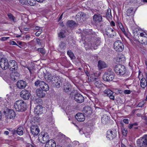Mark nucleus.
<instances>
[{"instance_id": "603ef678", "label": "nucleus", "mask_w": 147, "mask_h": 147, "mask_svg": "<svg viewBox=\"0 0 147 147\" xmlns=\"http://www.w3.org/2000/svg\"><path fill=\"white\" fill-rule=\"evenodd\" d=\"M131 92V91L129 90H124V93L126 94H130Z\"/></svg>"}, {"instance_id": "dca6fc26", "label": "nucleus", "mask_w": 147, "mask_h": 147, "mask_svg": "<svg viewBox=\"0 0 147 147\" xmlns=\"http://www.w3.org/2000/svg\"><path fill=\"white\" fill-rule=\"evenodd\" d=\"M103 95L105 96L109 97L110 98L111 100H114L113 92L111 90L109 89L105 90L103 92Z\"/></svg>"}, {"instance_id": "a19ab883", "label": "nucleus", "mask_w": 147, "mask_h": 147, "mask_svg": "<svg viewBox=\"0 0 147 147\" xmlns=\"http://www.w3.org/2000/svg\"><path fill=\"white\" fill-rule=\"evenodd\" d=\"M127 16H129L131 15L132 14L133 12V9L132 8H130L128 9L126 11Z\"/></svg>"}, {"instance_id": "4be33fe9", "label": "nucleus", "mask_w": 147, "mask_h": 147, "mask_svg": "<svg viewBox=\"0 0 147 147\" xmlns=\"http://www.w3.org/2000/svg\"><path fill=\"white\" fill-rule=\"evenodd\" d=\"M37 96L40 98H42L45 96V93L43 90L40 88H38L36 90Z\"/></svg>"}, {"instance_id": "338daca9", "label": "nucleus", "mask_w": 147, "mask_h": 147, "mask_svg": "<svg viewBox=\"0 0 147 147\" xmlns=\"http://www.w3.org/2000/svg\"><path fill=\"white\" fill-rule=\"evenodd\" d=\"M9 132L7 131H5L4 132V134L6 135H8L9 134Z\"/></svg>"}, {"instance_id": "6e6552de", "label": "nucleus", "mask_w": 147, "mask_h": 147, "mask_svg": "<svg viewBox=\"0 0 147 147\" xmlns=\"http://www.w3.org/2000/svg\"><path fill=\"white\" fill-rule=\"evenodd\" d=\"M82 34L84 35L85 37L89 38L91 37H95L96 36V35L92 29H86L83 30Z\"/></svg>"}, {"instance_id": "79ce46f5", "label": "nucleus", "mask_w": 147, "mask_h": 147, "mask_svg": "<svg viewBox=\"0 0 147 147\" xmlns=\"http://www.w3.org/2000/svg\"><path fill=\"white\" fill-rule=\"evenodd\" d=\"M27 3L30 6H34L36 3L35 0H27Z\"/></svg>"}, {"instance_id": "4d7b16f0", "label": "nucleus", "mask_w": 147, "mask_h": 147, "mask_svg": "<svg viewBox=\"0 0 147 147\" xmlns=\"http://www.w3.org/2000/svg\"><path fill=\"white\" fill-rule=\"evenodd\" d=\"M42 31H38L35 33V35L37 36H39L41 34Z\"/></svg>"}, {"instance_id": "de8ad7c7", "label": "nucleus", "mask_w": 147, "mask_h": 147, "mask_svg": "<svg viewBox=\"0 0 147 147\" xmlns=\"http://www.w3.org/2000/svg\"><path fill=\"white\" fill-rule=\"evenodd\" d=\"M58 36L61 38H63L65 37L64 33L62 31H61L58 34Z\"/></svg>"}, {"instance_id": "423d86ee", "label": "nucleus", "mask_w": 147, "mask_h": 147, "mask_svg": "<svg viewBox=\"0 0 147 147\" xmlns=\"http://www.w3.org/2000/svg\"><path fill=\"white\" fill-rule=\"evenodd\" d=\"M137 146L139 147H146L147 146V135H145L138 140Z\"/></svg>"}, {"instance_id": "0eeeda50", "label": "nucleus", "mask_w": 147, "mask_h": 147, "mask_svg": "<svg viewBox=\"0 0 147 147\" xmlns=\"http://www.w3.org/2000/svg\"><path fill=\"white\" fill-rule=\"evenodd\" d=\"M113 47L117 52H121L123 50L124 45L121 41L117 40L113 44Z\"/></svg>"}, {"instance_id": "c9c22d12", "label": "nucleus", "mask_w": 147, "mask_h": 147, "mask_svg": "<svg viewBox=\"0 0 147 147\" xmlns=\"http://www.w3.org/2000/svg\"><path fill=\"white\" fill-rule=\"evenodd\" d=\"M66 43L63 42H61L59 45V49L61 50H64L66 48Z\"/></svg>"}, {"instance_id": "f03ea898", "label": "nucleus", "mask_w": 147, "mask_h": 147, "mask_svg": "<svg viewBox=\"0 0 147 147\" xmlns=\"http://www.w3.org/2000/svg\"><path fill=\"white\" fill-rule=\"evenodd\" d=\"M113 72L111 68L108 69L107 71L104 74L102 79L104 80L106 82H110L112 81L114 77Z\"/></svg>"}, {"instance_id": "412c9836", "label": "nucleus", "mask_w": 147, "mask_h": 147, "mask_svg": "<svg viewBox=\"0 0 147 147\" xmlns=\"http://www.w3.org/2000/svg\"><path fill=\"white\" fill-rule=\"evenodd\" d=\"M34 111L38 115L41 114L43 113V108L42 105H38L36 107Z\"/></svg>"}, {"instance_id": "7c9ffc66", "label": "nucleus", "mask_w": 147, "mask_h": 147, "mask_svg": "<svg viewBox=\"0 0 147 147\" xmlns=\"http://www.w3.org/2000/svg\"><path fill=\"white\" fill-rule=\"evenodd\" d=\"M57 76H53L51 75H49L47 77V81L49 82H51V83L53 84V82L54 83L55 80H57Z\"/></svg>"}, {"instance_id": "58836bf2", "label": "nucleus", "mask_w": 147, "mask_h": 147, "mask_svg": "<svg viewBox=\"0 0 147 147\" xmlns=\"http://www.w3.org/2000/svg\"><path fill=\"white\" fill-rule=\"evenodd\" d=\"M67 54L71 59H74L75 58L74 55L71 50H68L67 51Z\"/></svg>"}, {"instance_id": "864d4df0", "label": "nucleus", "mask_w": 147, "mask_h": 147, "mask_svg": "<svg viewBox=\"0 0 147 147\" xmlns=\"http://www.w3.org/2000/svg\"><path fill=\"white\" fill-rule=\"evenodd\" d=\"M140 36L141 38L147 36V34L145 33H141L140 34Z\"/></svg>"}, {"instance_id": "6ab92c4d", "label": "nucleus", "mask_w": 147, "mask_h": 147, "mask_svg": "<svg viewBox=\"0 0 147 147\" xmlns=\"http://www.w3.org/2000/svg\"><path fill=\"white\" fill-rule=\"evenodd\" d=\"M74 98L76 101L79 103L82 102L84 100V96L80 94H76Z\"/></svg>"}, {"instance_id": "393cba45", "label": "nucleus", "mask_w": 147, "mask_h": 147, "mask_svg": "<svg viewBox=\"0 0 147 147\" xmlns=\"http://www.w3.org/2000/svg\"><path fill=\"white\" fill-rule=\"evenodd\" d=\"M146 78H142L140 81V86L141 88L144 89L147 86V75H146Z\"/></svg>"}, {"instance_id": "20e7f679", "label": "nucleus", "mask_w": 147, "mask_h": 147, "mask_svg": "<svg viewBox=\"0 0 147 147\" xmlns=\"http://www.w3.org/2000/svg\"><path fill=\"white\" fill-rule=\"evenodd\" d=\"M34 85L36 87L39 86L40 89L43 90L44 91H47L49 89V87L47 84L45 82L38 80L34 83Z\"/></svg>"}, {"instance_id": "c85d7f7f", "label": "nucleus", "mask_w": 147, "mask_h": 147, "mask_svg": "<svg viewBox=\"0 0 147 147\" xmlns=\"http://www.w3.org/2000/svg\"><path fill=\"white\" fill-rule=\"evenodd\" d=\"M10 76L11 80L13 81H16L18 79L19 76V74L16 72H12Z\"/></svg>"}, {"instance_id": "37998d69", "label": "nucleus", "mask_w": 147, "mask_h": 147, "mask_svg": "<svg viewBox=\"0 0 147 147\" xmlns=\"http://www.w3.org/2000/svg\"><path fill=\"white\" fill-rule=\"evenodd\" d=\"M141 40V43L144 45L147 44V36L140 38Z\"/></svg>"}, {"instance_id": "8fccbe9b", "label": "nucleus", "mask_w": 147, "mask_h": 147, "mask_svg": "<svg viewBox=\"0 0 147 147\" xmlns=\"http://www.w3.org/2000/svg\"><path fill=\"white\" fill-rule=\"evenodd\" d=\"M127 133V129H124L122 130V134L123 135L125 136H126Z\"/></svg>"}, {"instance_id": "ea45409f", "label": "nucleus", "mask_w": 147, "mask_h": 147, "mask_svg": "<svg viewBox=\"0 0 147 147\" xmlns=\"http://www.w3.org/2000/svg\"><path fill=\"white\" fill-rule=\"evenodd\" d=\"M84 128H82L81 130H80V132L81 134L82 133L84 134L85 136L87 138H88L90 137V134L88 132H87L86 131H84Z\"/></svg>"}, {"instance_id": "c03bdc74", "label": "nucleus", "mask_w": 147, "mask_h": 147, "mask_svg": "<svg viewBox=\"0 0 147 147\" xmlns=\"http://www.w3.org/2000/svg\"><path fill=\"white\" fill-rule=\"evenodd\" d=\"M119 26L121 30V31L123 32L124 34L126 36L127 35V33H126V32L125 30V29H124L123 26L122 24L121 23L119 24Z\"/></svg>"}, {"instance_id": "2f4dec72", "label": "nucleus", "mask_w": 147, "mask_h": 147, "mask_svg": "<svg viewBox=\"0 0 147 147\" xmlns=\"http://www.w3.org/2000/svg\"><path fill=\"white\" fill-rule=\"evenodd\" d=\"M100 39L97 38L93 43L91 44V46L95 49H96V47L100 45Z\"/></svg>"}, {"instance_id": "3c124183", "label": "nucleus", "mask_w": 147, "mask_h": 147, "mask_svg": "<svg viewBox=\"0 0 147 147\" xmlns=\"http://www.w3.org/2000/svg\"><path fill=\"white\" fill-rule=\"evenodd\" d=\"M101 83V82L100 81H95V82H94V84L97 87L99 86V85H100V83Z\"/></svg>"}, {"instance_id": "6e6d98bb", "label": "nucleus", "mask_w": 147, "mask_h": 147, "mask_svg": "<svg viewBox=\"0 0 147 147\" xmlns=\"http://www.w3.org/2000/svg\"><path fill=\"white\" fill-rule=\"evenodd\" d=\"M11 132L13 135H15L16 133L17 134V130H16L15 129H12L11 131Z\"/></svg>"}, {"instance_id": "a878e982", "label": "nucleus", "mask_w": 147, "mask_h": 147, "mask_svg": "<svg viewBox=\"0 0 147 147\" xmlns=\"http://www.w3.org/2000/svg\"><path fill=\"white\" fill-rule=\"evenodd\" d=\"M45 146L46 147H56V144L54 140H50L46 143Z\"/></svg>"}, {"instance_id": "e2e57ef3", "label": "nucleus", "mask_w": 147, "mask_h": 147, "mask_svg": "<svg viewBox=\"0 0 147 147\" xmlns=\"http://www.w3.org/2000/svg\"><path fill=\"white\" fill-rule=\"evenodd\" d=\"M123 121L126 124H127L129 123V120L127 119H123Z\"/></svg>"}, {"instance_id": "5701e85b", "label": "nucleus", "mask_w": 147, "mask_h": 147, "mask_svg": "<svg viewBox=\"0 0 147 147\" xmlns=\"http://www.w3.org/2000/svg\"><path fill=\"white\" fill-rule=\"evenodd\" d=\"M7 116L10 119H13L16 116L15 112L12 109H7Z\"/></svg>"}, {"instance_id": "1a4fd4ad", "label": "nucleus", "mask_w": 147, "mask_h": 147, "mask_svg": "<svg viewBox=\"0 0 147 147\" xmlns=\"http://www.w3.org/2000/svg\"><path fill=\"white\" fill-rule=\"evenodd\" d=\"M30 133L31 134V136L35 137L37 136L40 132V130L38 126L36 125H32L30 127Z\"/></svg>"}, {"instance_id": "ddd939ff", "label": "nucleus", "mask_w": 147, "mask_h": 147, "mask_svg": "<svg viewBox=\"0 0 147 147\" xmlns=\"http://www.w3.org/2000/svg\"><path fill=\"white\" fill-rule=\"evenodd\" d=\"M8 66V68L11 71L16 70L18 67L17 63L14 60H11L9 61Z\"/></svg>"}, {"instance_id": "a211bd4d", "label": "nucleus", "mask_w": 147, "mask_h": 147, "mask_svg": "<svg viewBox=\"0 0 147 147\" xmlns=\"http://www.w3.org/2000/svg\"><path fill=\"white\" fill-rule=\"evenodd\" d=\"M27 86L25 81L20 80L18 81L17 83L16 86L19 89H24Z\"/></svg>"}, {"instance_id": "bb28decb", "label": "nucleus", "mask_w": 147, "mask_h": 147, "mask_svg": "<svg viewBox=\"0 0 147 147\" xmlns=\"http://www.w3.org/2000/svg\"><path fill=\"white\" fill-rule=\"evenodd\" d=\"M109 117L107 116L106 115H103L101 118V123L103 125H106L109 122Z\"/></svg>"}, {"instance_id": "cd10ccee", "label": "nucleus", "mask_w": 147, "mask_h": 147, "mask_svg": "<svg viewBox=\"0 0 147 147\" xmlns=\"http://www.w3.org/2000/svg\"><path fill=\"white\" fill-rule=\"evenodd\" d=\"M98 69H102L107 67V65L105 62L101 60H99L98 62Z\"/></svg>"}, {"instance_id": "4468645a", "label": "nucleus", "mask_w": 147, "mask_h": 147, "mask_svg": "<svg viewBox=\"0 0 147 147\" xmlns=\"http://www.w3.org/2000/svg\"><path fill=\"white\" fill-rule=\"evenodd\" d=\"M117 136V131L116 130L113 131L109 130L107 134V138L110 140H112Z\"/></svg>"}, {"instance_id": "f3484780", "label": "nucleus", "mask_w": 147, "mask_h": 147, "mask_svg": "<svg viewBox=\"0 0 147 147\" xmlns=\"http://www.w3.org/2000/svg\"><path fill=\"white\" fill-rule=\"evenodd\" d=\"M94 22L98 23L101 22L102 20V17L101 15L98 13L95 14L93 17Z\"/></svg>"}, {"instance_id": "473e14b6", "label": "nucleus", "mask_w": 147, "mask_h": 147, "mask_svg": "<svg viewBox=\"0 0 147 147\" xmlns=\"http://www.w3.org/2000/svg\"><path fill=\"white\" fill-rule=\"evenodd\" d=\"M106 16L108 20L111 19L112 17L111 14V9L110 8H108L107 10Z\"/></svg>"}, {"instance_id": "b1692460", "label": "nucleus", "mask_w": 147, "mask_h": 147, "mask_svg": "<svg viewBox=\"0 0 147 147\" xmlns=\"http://www.w3.org/2000/svg\"><path fill=\"white\" fill-rule=\"evenodd\" d=\"M75 117L77 120L80 122H82L85 119L84 115L82 113H78L76 115Z\"/></svg>"}, {"instance_id": "7ed1b4c3", "label": "nucleus", "mask_w": 147, "mask_h": 147, "mask_svg": "<svg viewBox=\"0 0 147 147\" xmlns=\"http://www.w3.org/2000/svg\"><path fill=\"white\" fill-rule=\"evenodd\" d=\"M38 139L41 143L45 144L49 140V136L47 132L42 131L38 135Z\"/></svg>"}, {"instance_id": "a18cd8bd", "label": "nucleus", "mask_w": 147, "mask_h": 147, "mask_svg": "<svg viewBox=\"0 0 147 147\" xmlns=\"http://www.w3.org/2000/svg\"><path fill=\"white\" fill-rule=\"evenodd\" d=\"M36 51L43 55L45 54V50L42 48H38Z\"/></svg>"}, {"instance_id": "f704fd0d", "label": "nucleus", "mask_w": 147, "mask_h": 147, "mask_svg": "<svg viewBox=\"0 0 147 147\" xmlns=\"http://www.w3.org/2000/svg\"><path fill=\"white\" fill-rule=\"evenodd\" d=\"M7 16L10 21L14 23L16 22V18L11 13H8L7 14Z\"/></svg>"}, {"instance_id": "f8f14e48", "label": "nucleus", "mask_w": 147, "mask_h": 147, "mask_svg": "<svg viewBox=\"0 0 147 147\" xmlns=\"http://www.w3.org/2000/svg\"><path fill=\"white\" fill-rule=\"evenodd\" d=\"M86 15L83 12H80L78 13L75 18L77 22H82L85 19Z\"/></svg>"}, {"instance_id": "13d9d810", "label": "nucleus", "mask_w": 147, "mask_h": 147, "mask_svg": "<svg viewBox=\"0 0 147 147\" xmlns=\"http://www.w3.org/2000/svg\"><path fill=\"white\" fill-rule=\"evenodd\" d=\"M35 29L38 31H42V28L38 26H36L35 27Z\"/></svg>"}, {"instance_id": "4c0bfd02", "label": "nucleus", "mask_w": 147, "mask_h": 147, "mask_svg": "<svg viewBox=\"0 0 147 147\" xmlns=\"http://www.w3.org/2000/svg\"><path fill=\"white\" fill-rule=\"evenodd\" d=\"M64 91L67 93H68L70 92L71 90V86L68 84L67 86H65L64 88Z\"/></svg>"}, {"instance_id": "9b49d317", "label": "nucleus", "mask_w": 147, "mask_h": 147, "mask_svg": "<svg viewBox=\"0 0 147 147\" xmlns=\"http://www.w3.org/2000/svg\"><path fill=\"white\" fill-rule=\"evenodd\" d=\"M8 60L6 58H1L0 61V66L3 69L6 70L8 67Z\"/></svg>"}, {"instance_id": "e433bc0d", "label": "nucleus", "mask_w": 147, "mask_h": 147, "mask_svg": "<svg viewBox=\"0 0 147 147\" xmlns=\"http://www.w3.org/2000/svg\"><path fill=\"white\" fill-rule=\"evenodd\" d=\"M17 134L20 136L22 135L24 133V128L22 126H20L17 129Z\"/></svg>"}, {"instance_id": "2eb2a0df", "label": "nucleus", "mask_w": 147, "mask_h": 147, "mask_svg": "<svg viewBox=\"0 0 147 147\" xmlns=\"http://www.w3.org/2000/svg\"><path fill=\"white\" fill-rule=\"evenodd\" d=\"M105 30L106 34L108 36H109L110 37L113 38L114 37L116 36V32L110 27L107 28Z\"/></svg>"}, {"instance_id": "774afa93", "label": "nucleus", "mask_w": 147, "mask_h": 147, "mask_svg": "<svg viewBox=\"0 0 147 147\" xmlns=\"http://www.w3.org/2000/svg\"><path fill=\"white\" fill-rule=\"evenodd\" d=\"M37 2L42 3L45 0H36Z\"/></svg>"}, {"instance_id": "aec40b11", "label": "nucleus", "mask_w": 147, "mask_h": 147, "mask_svg": "<svg viewBox=\"0 0 147 147\" xmlns=\"http://www.w3.org/2000/svg\"><path fill=\"white\" fill-rule=\"evenodd\" d=\"M83 112L84 114L87 116L90 115L92 113V111L91 108L88 106L84 108Z\"/></svg>"}, {"instance_id": "bf43d9fd", "label": "nucleus", "mask_w": 147, "mask_h": 147, "mask_svg": "<svg viewBox=\"0 0 147 147\" xmlns=\"http://www.w3.org/2000/svg\"><path fill=\"white\" fill-rule=\"evenodd\" d=\"M9 38V37H1V40L2 41H5Z\"/></svg>"}, {"instance_id": "72a5a7b5", "label": "nucleus", "mask_w": 147, "mask_h": 147, "mask_svg": "<svg viewBox=\"0 0 147 147\" xmlns=\"http://www.w3.org/2000/svg\"><path fill=\"white\" fill-rule=\"evenodd\" d=\"M76 24V23L73 20H69L66 23L67 26L70 27H74Z\"/></svg>"}, {"instance_id": "680f3d73", "label": "nucleus", "mask_w": 147, "mask_h": 147, "mask_svg": "<svg viewBox=\"0 0 147 147\" xmlns=\"http://www.w3.org/2000/svg\"><path fill=\"white\" fill-rule=\"evenodd\" d=\"M11 44L12 45H16L17 46H18L19 47H20V48H22L21 47L19 46V45H18L14 41H12L11 42Z\"/></svg>"}, {"instance_id": "69168bd1", "label": "nucleus", "mask_w": 147, "mask_h": 147, "mask_svg": "<svg viewBox=\"0 0 147 147\" xmlns=\"http://www.w3.org/2000/svg\"><path fill=\"white\" fill-rule=\"evenodd\" d=\"M111 25L112 26H115V24L113 21H112L110 23Z\"/></svg>"}, {"instance_id": "052dcab7", "label": "nucleus", "mask_w": 147, "mask_h": 147, "mask_svg": "<svg viewBox=\"0 0 147 147\" xmlns=\"http://www.w3.org/2000/svg\"><path fill=\"white\" fill-rule=\"evenodd\" d=\"M137 29L138 28H134L132 30V32L133 34L135 35L136 34H137Z\"/></svg>"}, {"instance_id": "09e8293b", "label": "nucleus", "mask_w": 147, "mask_h": 147, "mask_svg": "<svg viewBox=\"0 0 147 147\" xmlns=\"http://www.w3.org/2000/svg\"><path fill=\"white\" fill-rule=\"evenodd\" d=\"M19 1L22 5H26L27 3V1L26 0H19Z\"/></svg>"}, {"instance_id": "5fc2aeb1", "label": "nucleus", "mask_w": 147, "mask_h": 147, "mask_svg": "<svg viewBox=\"0 0 147 147\" xmlns=\"http://www.w3.org/2000/svg\"><path fill=\"white\" fill-rule=\"evenodd\" d=\"M41 40L37 38L36 39V42L37 44L39 45H41Z\"/></svg>"}, {"instance_id": "0e129e2a", "label": "nucleus", "mask_w": 147, "mask_h": 147, "mask_svg": "<svg viewBox=\"0 0 147 147\" xmlns=\"http://www.w3.org/2000/svg\"><path fill=\"white\" fill-rule=\"evenodd\" d=\"M28 147H35L34 145L29 144L28 145Z\"/></svg>"}, {"instance_id": "c756f323", "label": "nucleus", "mask_w": 147, "mask_h": 147, "mask_svg": "<svg viewBox=\"0 0 147 147\" xmlns=\"http://www.w3.org/2000/svg\"><path fill=\"white\" fill-rule=\"evenodd\" d=\"M57 80H56L55 79L54 83L53 82V84L54 86H55L56 88H59L62 85V82L60 78L59 77L57 76Z\"/></svg>"}, {"instance_id": "9d476101", "label": "nucleus", "mask_w": 147, "mask_h": 147, "mask_svg": "<svg viewBox=\"0 0 147 147\" xmlns=\"http://www.w3.org/2000/svg\"><path fill=\"white\" fill-rule=\"evenodd\" d=\"M20 97L24 99L28 100L29 99L31 94L29 90L24 89L20 92Z\"/></svg>"}, {"instance_id": "39448f33", "label": "nucleus", "mask_w": 147, "mask_h": 147, "mask_svg": "<svg viewBox=\"0 0 147 147\" xmlns=\"http://www.w3.org/2000/svg\"><path fill=\"white\" fill-rule=\"evenodd\" d=\"M126 69L125 66L121 64H118L115 67L114 70L117 74L123 75L125 73Z\"/></svg>"}, {"instance_id": "f257e3e1", "label": "nucleus", "mask_w": 147, "mask_h": 147, "mask_svg": "<svg viewBox=\"0 0 147 147\" xmlns=\"http://www.w3.org/2000/svg\"><path fill=\"white\" fill-rule=\"evenodd\" d=\"M14 108L18 111L23 112L26 111L27 108L26 103L22 100L16 101L14 105Z\"/></svg>"}, {"instance_id": "49530a36", "label": "nucleus", "mask_w": 147, "mask_h": 147, "mask_svg": "<svg viewBox=\"0 0 147 147\" xmlns=\"http://www.w3.org/2000/svg\"><path fill=\"white\" fill-rule=\"evenodd\" d=\"M119 62H120L121 63H122V62H123L124 61H125V58L124 57V55H121L120 56L119 58Z\"/></svg>"}]
</instances>
